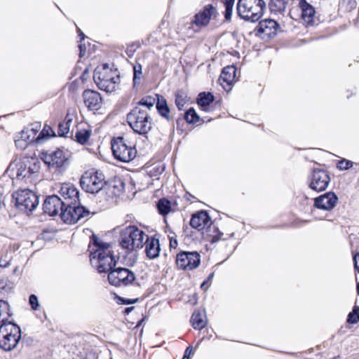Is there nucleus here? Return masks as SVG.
<instances>
[{
  "instance_id": "nucleus-15",
  "label": "nucleus",
  "mask_w": 359,
  "mask_h": 359,
  "mask_svg": "<svg viewBox=\"0 0 359 359\" xmlns=\"http://www.w3.org/2000/svg\"><path fill=\"white\" fill-rule=\"evenodd\" d=\"M39 169V162L34 159L21 162L17 165L16 177L18 180H24L27 183H32L37 176Z\"/></svg>"
},
{
  "instance_id": "nucleus-7",
  "label": "nucleus",
  "mask_w": 359,
  "mask_h": 359,
  "mask_svg": "<svg viewBox=\"0 0 359 359\" xmlns=\"http://www.w3.org/2000/svg\"><path fill=\"white\" fill-rule=\"evenodd\" d=\"M236 10L241 18L255 22L263 16L266 3L264 0H238Z\"/></svg>"
},
{
  "instance_id": "nucleus-28",
  "label": "nucleus",
  "mask_w": 359,
  "mask_h": 359,
  "mask_svg": "<svg viewBox=\"0 0 359 359\" xmlns=\"http://www.w3.org/2000/svg\"><path fill=\"white\" fill-rule=\"evenodd\" d=\"M107 193L111 197H118L125 189V183L121 179L114 180L109 184H107Z\"/></svg>"
},
{
  "instance_id": "nucleus-18",
  "label": "nucleus",
  "mask_w": 359,
  "mask_h": 359,
  "mask_svg": "<svg viewBox=\"0 0 359 359\" xmlns=\"http://www.w3.org/2000/svg\"><path fill=\"white\" fill-rule=\"evenodd\" d=\"M200 110L205 112H213L221 110V102L215 101L214 95L210 92H201L196 98Z\"/></svg>"
},
{
  "instance_id": "nucleus-26",
  "label": "nucleus",
  "mask_w": 359,
  "mask_h": 359,
  "mask_svg": "<svg viewBox=\"0 0 359 359\" xmlns=\"http://www.w3.org/2000/svg\"><path fill=\"white\" fill-rule=\"evenodd\" d=\"M92 135V126L86 122H81L76 126L74 140L81 145L88 144Z\"/></svg>"
},
{
  "instance_id": "nucleus-3",
  "label": "nucleus",
  "mask_w": 359,
  "mask_h": 359,
  "mask_svg": "<svg viewBox=\"0 0 359 359\" xmlns=\"http://www.w3.org/2000/svg\"><path fill=\"white\" fill-rule=\"evenodd\" d=\"M220 15L217 6L208 4L202 6L192 17L190 22L184 23L180 28L184 32L198 33L210 26H217L219 23Z\"/></svg>"
},
{
  "instance_id": "nucleus-32",
  "label": "nucleus",
  "mask_w": 359,
  "mask_h": 359,
  "mask_svg": "<svg viewBox=\"0 0 359 359\" xmlns=\"http://www.w3.org/2000/svg\"><path fill=\"white\" fill-rule=\"evenodd\" d=\"M290 0H270L269 8L271 13L282 14L285 11Z\"/></svg>"
},
{
  "instance_id": "nucleus-58",
  "label": "nucleus",
  "mask_w": 359,
  "mask_h": 359,
  "mask_svg": "<svg viewBox=\"0 0 359 359\" xmlns=\"http://www.w3.org/2000/svg\"><path fill=\"white\" fill-rule=\"evenodd\" d=\"M177 205V203L174 202L173 205Z\"/></svg>"
},
{
  "instance_id": "nucleus-50",
  "label": "nucleus",
  "mask_w": 359,
  "mask_h": 359,
  "mask_svg": "<svg viewBox=\"0 0 359 359\" xmlns=\"http://www.w3.org/2000/svg\"><path fill=\"white\" fill-rule=\"evenodd\" d=\"M211 282H208V280H204L201 285V289L203 290H207L210 286Z\"/></svg>"
},
{
  "instance_id": "nucleus-9",
  "label": "nucleus",
  "mask_w": 359,
  "mask_h": 359,
  "mask_svg": "<svg viewBox=\"0 0 359 359\" xmlns=\"http://www.w3.org/2000/svg\"><path fill=\"white\" fill-rule=\"evenodd\" d=\"M80 185L83 190L90 194H97L107 185L104 175L99 170L90 168L81 177Z\"/></svg>"
},
{
  "instance_id": "nucleus-29",
  "label": "nucleus",
  "mask_w": 359,
  "mask_h": 359,
  "mask_svg": "<svg viewBox=\"0 0 359 359\" xmlns=\"http://www.w3.org/2000/svg\"><path fill=\"white\" fill-rule=\"evenodd\" d=\"M191 323L196 330H201L207 325V319L204 310H196L191 317Z\"/></svg>"
},
{
  "instance_id": "nucleus-57",
  "label": "nucleus",
  "mask_w": 359,
  "mask_h": 359,
  "mask_svg": "<svg viewBox=\"0 0 359 359\" xmlns=\"http://www.w3.org/2000/svg\"><path fill=\"white\" fill-rule=\"evenodd\" d=\"M357 292H359V283L357 284Z\"/></svg>"
},
{
  "instance_id": "nucleus-2",
  "label": "nucleus",
  "mask_w": 359,
  "mask_h": 359,
  "mask_svg": "<svg viewBox=\"0 0 359 359\" xmlns=\"http://www.w3.org/2000/svg\"><path fill=\"white\" fill-rule=\"evenodd\" d=\"M88 248L90 263L99 273H109L116 266L117 260L110 243L103 242L93 235Z\"/></svg>"
},
{
  "instance_id": "nucleus-35",
  "label": "nucleus",
  "mask_w": 359,
  "mask_h": 359,
  "mask_svg": "<svg viewBox=\"0 0 359 359\" xmlns=\"http://www.w3.org/2000/svg\"><path fill=\"white\" fill-rule=\"evenodd\" d=\"M336 167L339 170H346L350 168H353L356 171L359 168V163H354L346 158H341L337 161Z\"/></svg>"
},
{
  "instance_id": "nucleus-10",
  "label": "nucleus",
  "mask_w": 359,
  "mask_h": 359,
  "mask_svg": "<svg viewBox=\"0 0 359 359\" xmlns=\"http://www.w3.org/2000/svg\"><path fill=\"white\" fill-rule=\"evenodd\" d=\"M21 339V330L12 322L4 323L0 325V348L10 351L16 348Z\"/></svg>"
},
{
  "instance_id": "nucleus-4",
  "label": "nucleus",
  "mask_w": 359,
  "mask_h": 359,
  "mask_svg": "<svg viewBox=\"0 0 359 359\" xmlns=\"http://www.w3.org/2000/svg\"><path fill=\"white\" fill-rule=\"evenodd\" d=\"M93 81L97 87L107 93L115 92L120 84V72L114 65L102 63L93 72Z\"/></svg>"
},
{
  "instance_id": "nucleus-54",
  "label": "nucleus",
  "mask_w": 359,
  "mask_h": 359,
  "mask_svg": "<svg viewBox=\"0 0 359 359\" xmlns=\"http://www.w3.org/2000/svg\"><path fill=\"white\" fill-rule=\"evenodd\" d=\"M134 309V307L132 306V307H128V308H126L124 311V313L126 314H128L130 312H131Z\"/></svg>"
},
{
  "instance_id": "nucleus-6",
  "label": "nucleus",
  "mask_w": 359,
  "mask_h": 359,
  "mask_svg": "<svg viewBox=\"0 0 359 359\" xmlns=\"http://www.w3.org/2000/svg\"><path fill=\"white\" fill-rule=\"evenodd\" d=\"M126 121L137 134L147 135L151 129V118L148 110L139 106H135L128 113Z\"/></svg>"
},
{
  "instance_id": "nucleus-37",
  "label": "nucleus",
  "mask_w": 359,
  "mask_h": 359,
  "mask_svg": "<svg viewBox=\"0 0 359 359\" xmlns=\"http://www.w3.org/2000/svg\"><path fill=\"white\" fill-rule=\"evenodd\" d=\"M187 96L182 91L178 90L175 93V103L178 110L181 111L184 109L187 103Z\"/></svg>"
},
{
  "instance_id": "nucleus-49",
  "label": "nucleus",
  "mask_w": 359,
  "mask_h": 359,
  "mask_svg": "<svg viewBox=\"0 0 359 359\" xmlns=\"http://www.w3.org/2000/svg\"><path fill=\"white\" fill-rule=\"evenodd\" d=\"M353 261L355 269L359 273V252H356L353 255Z\"/></svg>"
},
{
  "instance_id": "nucleus-47",
  "label": "nucleus",
  "mask_w": 359,
  "mask_h": 359,
  "mask_svg": "<svg viewBox=\"0 0 359 359\" xmlns=\"http://www.w3.org/2000/svg\"><path fill=\"white\" fill-rule=\"evenodd\" d=\"M29 304L32 309L36 310L39 306L38 297L34 294H31L29 297Z\"/></svg>"
},
{
  "instance_id": "nucleus-25",
  "label": "nucleus",
  "mask_w": 359,
  "mask_h": 359,
  "mask_svg": "<svg viewBox=\"0 0 359 359\" xmlns=\"http://www.w3.org/2000/svg\"><path fill=\"white\" fill-rule=\"evenodd\" d=\"M237 68L234 65H228L222 69L219 81L225 90H230L236 82Z\"/></svg>"
},
{
  "instance_id": "nucleus-45",
  "label": "nucleus",
  "mask_w": 359,
  "mask_h": 359,
  "mask_svg": "<svg viewBox=\"0 0 359 359\" xmlns=\"http://www.w3.org/2000/svg\"><path fill=\"white\" fill-rule=\"evenodd\" d=\"M114 294H116V293H114ZM114 298L117 299V303L119 304H135V303L137 302L139 300L138 298L125 299V298L120 297L117 295H115Z\"/></svg>"
},
{
  "instance_id": "nucleus-13",
  "label": "nucleus",
  "mask_w": 359,
  "mask_h": 359,
  "mask_svg": "<svg viewBox=\"0 0 359 359\" xmlns=\"http://www.w3.org/2000/svg\"><path fill=\"white\" fill-rule=\"evenodd\" d=\"M17 208L25 212H32L39 205V197L29 189L18 190L13 194Z\"/></svg>"
},
{
  "instance_id": "nucleus-40",
  "label": "nucleus",
  "mask_w": 359,
  "mask_h": 359,
  "mask_svg": "<svg viewBox=\"0 0 359 359\" xmlns=\"http://www.w3.org/2000/svg\"><path fill=\"white\" fill-rule=\"evenodd\" d=\"M142 43L140 41H133L128 44H127L126 53L129 57H131L134 55L135 53L137 50L140 49L142 47Z\"/></svg>"
},
{
  "instance_id": "nucleus-51",
  "label": "nucleus",
  "mask_w": 359,
  "mask_h": 359,
  "mask_svg": "<svg viewBox=\"0 0 359 359\" xmlns=\"http://www.w3.org/2000/svg\"><path fill=\"white\" fill-rule=\"evenodd\" d=\"M184 198L190 203H194L195 202V199L196 198L191 195V194L187 192L185 194H184Z\"/></svg>"
},
{
  "instance_id": "nucleus-31",
  "label": "nucleus",
  "mask_w": 359,
  "mask_h": 359,
  "mask_svg": "<svg viewBox=\"0 0 359 359\" xmlns=\"http://www.w3.org/2000/svg\"><path fill=\"white\" fill-rule=\"evenodd\" d=\"M72 121V115L67 113L64 119L60 121L57 126V135L59 137H65L67 136Z\"/></svg>"
},
{
  "instance_id": "nucleus-41",
  "label": "nucleus",
  "mask_w": 359,
  "mask_h": 359,
  "mask_svg": "<svg viewBox=\"0 0 359 359\" xmlns=\"http://www.w3.org/2000/svg\"><path fill=\"white\" fill-rule=\"evenodd\" d=\"M57 135L55 133L52 127L48 124H45L43 129L40 132L37 140H41L43 138H49L51 137H56Z\"/></svg>"
},
{
  "instance_id": "nucleus-56",
  "label": "nucleus",
  "mask_w": 359,
  "mask_h": 359,
  "mask_svg": "<svg viewBox=\"0 0 359 359\" xmlns=\"http://www.w3.org/2000/svg\"><path fill=\"white\" fill-rule=\"evenodd\" d=\"M3 205H4L3 195L1 194H0V208L2 207Z\"/></svg>"
},
{
  "instance_id": "nucleus-23",
  "label": "nucleus",
  "mask_w": 359,
  "mask_h": 359,
  "mask_svg": "<svg viewBox=\"0 0 359 359\" xmlns=\"http://www.w3.org/2000/svg\"><path fill=\"white\" fill-rule=\"evenodd\" d=\"M65 203L62 200L56 195L48 196L43 202V209L50 216L60 214L64 209Z\"/></svg>"
},
{
  "instance_id": "nucleus-24",
  "label": "nucleus",
  "mask_w": 359,
  "mask_h": 359,
  "mask_svg": "<svg viewBox=\"0 0 359 359\" xmlns=\"http://www.w3.org/2000/svg\"><path fill=\"white\" fill-rule=\"evenodd\" d=\"M298 7L301 11V20L306 26L313 25L316 18L315 8L306 0H299Z\"/></svg>"
},
{
  "instance_id": "nucleus-11",
  "label": "nucleus",
  "mask_w": 359,
  "mask_h": 359,
  "mask_svg": "<svg viewBox=\"0 0 359 359\" xmlns=\"http://www.w3.org/2000/svg\"><path fill=\"white\" fill-rule=\"evenodd\" d=\"M41 158L50 170L55 172H63L69 165L68 151L57 148L53 151H43Z\"/></svg>"
},
{
  "instance_id": "nucleus-52",
  "label": "nucleus",
  "mask_w": 359,
  "mask_h": 359,
  "mask_svg": "<svg viewBox=\"0 0 359 359\" xmlns=\"http://www.w3.org/2000/svg\"><path fill=\"white\" fill-rule=\"evenodd\" d=\"M192 347L188 346L185 351L184 355L182 359H189V355L192 352Z\"/></svg>"
},
{
  "instance_id": "nucleus-12",
  "label": "nucleus",
  "mask_w": 359,
  "mask_h": 359,
  "mask_svg": "<svg viewBox=\"0 0 359 359\" xmlns=\"http://www.w3.org/2000/svg\"><path fill=\"white\" fill-rule=\"evenodd\" d=\"M201 262V256L197 251L180 250L175 257V265L177 269L191 271L197 269Z\"/></svg>"
},
{
  "instance_id": "nucleus-55",
  "label": "nucleus",
  "mask_w": 359,
  "mask_h": 359,
  "mask_svg": "<svg viewBox=\"0 0 359 359\" xmlns=\"http://www.w3.org/2000/svg\"><path fill=\"white\" fill-rule=\"evenodd\" d=\"M214 274H215L214 272L210 273L206 280H208V282H211V280L214 276Z\"/></svg>"
},
{
  "instance_id": "nucleus-16",
  "label": "nucleus",
  "mask_w": 359,
  "mask_h": 359,
  "mask_svg": "<svg viewBox=\"0 0 359 359\" xmlns=\"http://www.w3.org/2000/svg\"><path fill=\"white\" fill-rule=\"evenodd\" d=\"M309 187L317 192L325 191L330 182V176L327 170L314 168L308 178Z\"/></svg>"
},
{
  "instance_id": "nucleus-1",
  "label": "nucleus",
  "mask_w": 359,
  "mask_h": 359,
  "mask_svg": "<svg viewBox=\"0 0 359 359\" xmlns=\"http://www.w3.org/2000/svg\"><path fill=\"white\" fill-rule=\"evenodd\" d=\"M189 224L191 227L201 231L203 238L207 241L211 243L219 241L227 242L226 246H230L231 248H235L236 239L234 232L224 235L213 224L207 211L200 210L193 214Z\"/></svg>"
},
{
  "instance_id": "nucleus-21",
  "label": "nucleus",
  "mask_w": 359,
  "mask_h": 359,
  "mask_svg": "<svg viewBox=\"0 0 359 359\" xmlns=\"http://www.w3.org/2000/svg\"><path fill=\"white\" fill-rule=\"evenodd\" d=\"M59 193L63 198L65 205L79 203V191L72 183L65 182L60 185Z\"/></svg>"
},
{
  "instance_id": "nucleus-17",
  "label": "nucleus",
  "mask_w": 359,
  "mask_h": 359,
  "mask_svg": "<svg viewBox=\"0 0 359 359\" xmlns=\"http://www.w3.org/2000/svg\"><path fill=\"white\" fill-rule=\"evenodd\" d=\"M135 279L133 271L126 268L118 267L112 269L108 273V280L114 286H127L131 284Z\"/></svg>"
},
{
  "instance_id": "nucleus-36",
  "label": "nucleus",
  "mask_w": 359,
  "mask_h": 359,
  "mask_svg": "<svg viewBox=\"0 0 359 359\" xmlns=\"http://www.w3.org/2000/svg\"><path fill=\"white\" fill-rule=\"evenodd\" d=\"M11 316L10 306L6 301L0 300V320L4 323L9 322L8 318Z\"/></svg>"
},
{
  "instance_id": "nucleus-44",
  "label": "nucleus",
  "mask_w": 359,
  "mask_h": 359,
  "mask_svg": "<svg viewBox=\"0 0 359 359\" xmlns=\"http://www.w3.org/2000/svg\"><path fill=\"white\" fill-rule=\"evenodd\" d=\"M11 261V257L8 255V251H2L1 256L0 257V267L6 268L10 265Z\"/></svg>"
},
{
  "instance_id": "nucleus-19",
  "label": "nucleus",
  "mask_w": 359,
  "mask_h": 359,
  "mask_svg": "<svg viewBox=\"0 0 359 359\" xmlns=\"http://www.w3.org/2000/svg\"><path fill=\"white\" fill-rule=\"evenodd\" d=\"M280 29V25L276 20L265 19L259 22L257 27V34L263 38H273Z\"/></svg>"
},
{
  "instance_id": "nucleus-48",
  "label": "nucleus",
  "mask_w": 359,
  "mask_h": 359,
  "mask_svg": "<svg viewBox=\"0 0 359 359\" xmlns=\"http://www.w3.org/2000/svg\"><path fill=\"white\" fill-rule=\"evenodd\" d=\"M198 298L196 297V294L194 293L191 295L188 296V300L187 301V303L194 306L197 304Z\"/></svg>"
},
{
  "instance_id": "nucleus-34",
  "label": "nucleus",
  "mask_w": 359,
  "mask_h": 359,
  "mask_svg": "<svg viewBox=\"0 0 359 359\" xmlns=\"http://www.w3.org/2000/svg\"><path fill=\"white\" fill-rule=\"evenodd\" d=\"M157 208L159 214L163 216H165L172 210H172L170 201L165 198L159 199L157 203Z\"/></svg>"
},
{
  "instance_id": "nucleus-20",
  "label": "nucleus",
  "mask_w": 359,
  "mask_h": 359,
  "mask_svg": "<svg viewBox=\"0 0 359 359\" xmlns=\"http://www.w3.org/2000/svg\"><path fill=\"white\" fill-rule=\"evenodd\" d=\"M85 106L90 111H97L102 108L103 99L100 93L96 90L86 89L82 93Z\"/></svg>"
},
{
  "instance_id": "nucleus-33",
  "label": "nucleus",
  "mask_w": 359,
  "mask_h": 359,
  "mask_svg": "<svg viewBox=\"0 0 359 359\" xmlns=\"http://www.w3.org/2000/svg\"><path fill=\"white\" fill-rule=\"evenodd\" d=\"M184 119L189 124L198 123V125H201L204 123L203 119L201 118L193 107L189 108L185 111L184 114Z\"/></svg>"
},
{
  "instance_id": "nucleus-46",
  "label": "nucleus",
  "mask_w": 359,
  "mask_h": 359,
  "mask_svg": "<svg viewBox=\"0 0 359 359\" xmlns=\"http://www.w3.org/2000/svg\"><path fill=\"white\" fill-rule=\"evenodd\" d=\"M169 238V248L171 250L172 249L176 250L178 247V241L177 240V236L175 233H171V235L168 236Z\"/></svg>"
},
{
  "instance_id": "nucleus-14",
  "label": "nucleus",
  "mask_w": 359,
  "mask_h": 359,
  "mask_svg": "<svg viewBox=\"0 0 359 359\" xmlns=\"http://www.w3.org/2000/svg\"><path fill=\"white\" fill-rule=\"evenodd\" d=\"M90 211L79 203L67 204L62 210L60 217L62 220L69 224H76L79 220L87 217Z\"/></svg>"
},
{
  "instance_id": "nucleus-8",
  "label": "nucleus",
  "mask_w": 359,
  "mask_h": 359,
  "mask_svg": "<svg viewBox=\"0 0 359 359\" xmlns=\"http://www.w3.org/2000/svg\"><path fill=\"white\" fill-rule=\"evenodd\" d=\"M111 144L113 155L117 161L128 163L137 155L135 144L127 137H114Z\"/></svg>"
},
{
  "instance_id": "nucleus-27",
  "label": "nucleus",
  "mask_w": 359,
  "mask_h": 359,
  "mask_svg": "<svg viewBox=\"0 0 359 359\" xmlns=\"http://www.w3.org/2000/svg\"><path fill=\"white\" fill-rule=\"evenodd\" d=\"M144 243L146 255L149 259H155L159 256L161 247L159 240L155 236H148Z\"/></svg>"
},
{
  "instance_id": "nucleus-42",
  "label": "nucleus",
  "mask_w": 359,
  "mask_h": 359,
  "mask_svg": "<svg viewBox=\"0 0 359 359\" xmlns=\"http://www.w3.org/2000/svg\"><path fill=\"white\" fill-rule=\"evenodd\" d=\"M142 78V66L140 63L136 62L133 65V83L139 84Z\"/></svg>"
},
{
  "instance_id": "nucleus-30",
  "label": "nucleus",
  "mask_w": 359,
  "mask_h": 359,
  "mask_svg": "<svg viewBox=\"0 0 359 359\" xmlns=\"http://www.w3.org/2000/svg\"><path fill=\"white\" fill-rule=\"evenodd\" d=\"M156 97H157L156 107L158 113L166 120L170 121V110L166 100L162 95H159L158 94H156Z\"/></svg>"
},
{
  "instance_id": "nucleus-39",
  "label": "nucleus",
  "mask_w": 359,
  "mask_h": 359,
  "mask_svg": "<svg viewBox=\"0 0 359 359\" xmlns=\"http://www.w3.org/2000/svg\"><path fill=\"white\" fill-rule=\"evenodd\" d=\"M234 1H235V0H224V5L225 7V11L224 12V16L226 21L229 22L231 20Z\"/></svg>"
},
{
  "instance_id": "nucleus-38",
  "label": "nucleus",
  "mask_w": 359,
  "mask_h": 359,
  "mask_svg": "<svg viewBox=\"0 0 359 359\" xmlns=\"http://www.w3.org/2000/svg\"><path fill=\"white\" fill-rule=\"evenodd\" d=\"M157 100L150 95L144 96L142 97V99L137 102V106H139L142 108V107H147V110L148 111L151 109V108L156 103Z\"/></svg>"
},
{
  "instance_id": "nucleus-5",
  "label": "nucleus",
  "mask_w": 359,
  "mask_h": 359,
  "mask_svg": "<svg viewBox=\"0 0 359 359\" xmlns=\"http://www.w3.org/2000/svg\"><path fill=\"white\" fill-rule=\"evenodd\" d=\"M147 234L135 225H129L123 228L119 235V245L126 250L127 254L132 251L142 248L144 246V240Z\"/></svg>"
},
{
  "instance_id": "nucleus-22",
  "label": "nucleus",
  "mask_w": 359,
  "mask_h": 359,
  "mask_svg": "<svg viewBox=\"0 0 359 359\" xmlns=\"http://www.w3.org/2000/svg\"><path fill=\"white\" fill-rule=\"evenodd\" d=\"M338 201L337 196L332 191L327 192L314 199V207L323 210H332Z\"/></svg>"
},
{
  "instance_id": "nucleus-43",
  "label": "nucleus",
  "mask_w": 359,
  "mask_h": 359,
  "mask_svg": "<svg viewBox=\"0 0 359 359\" xmlns=\"http://www.w3.org/2000/svg\"><path fill=\"white\" fill-rule=\"evenodd\" d=\"M359 321V306H355L348 315L347 323L355 324Z\"/></svg>"
},
{
  "instance_id": "nucleus-53",
  "label": "nucleus",
  "mask_w": 359,
  "mask_h": 359,
  "mask_svg": "<svg viewBox=\"0 0 359 359\" xmlns=\"http://www.w3.org/2000/svg\"><path fill=\"white\" fill-rule=\"evenodd\" d=\"M77 32L79 33V36L80 37V40L81 41H83L84 40L86 36L85 34H83V32H81V30L79 29V28H77Z\"/></svg>"
}]
</instances>
